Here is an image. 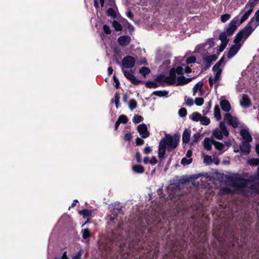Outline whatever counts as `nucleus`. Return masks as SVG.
<instances>
[{
	"instance_id": "56",
	"label": "nucleus",
	"mask_w": 259,
	"mask_h": 259,
	"mask_svg": "<svg viewBox=\"0 0 259 259\" xmlns=\"http://www.w3.org/2000/svg\"><path fill=\"white\" fill-rule=\"evenodd\" d=\"M152 151L151 148L148 145L144 149V152L145 154L150 153Z\"/></svg>"
},
{
	"instance_id": "41",
	"label": "nucleus",
	"mask_w": 259,
	"mask_h": 259,
	"mask_svg": "<svg viewBox=\"0 0 259 259\" xmlns=\"http://www.w3.org/2000/svg\"><path fill=\"white\" fill-rule=\"evenodd\" d=\"M79 213L82 215L83 218H85L91 214V211L88 209H83L79 211Z\"/></svg>"
},
{
	"instance_id": "24",
	"label": "nucleus",
	"mask_w": 259,
	"mask_h": 259,
	"mask_svg": "<svg viewBox=\"0 0 259 259\" xmlns=\"http://www.w3.org/2000/svg\"><path fill=\"white\" fill-rule=\"evenodd\" d=\"M191 131L189 129H186L182 135V141L183 143L187 144L190 142Z\"/></svg>"
},
{
	"instance_id": "18",
	"label": "nucleus",
	"mask_w": 259,
	"mask_h": 259,
	"mask_svg": "<svg viewBox=\"0 0 259 259\" xmlns=\"http://www.w3.org/2000/svg\"><path fill=\"white\" fill-rule=\"evenodd\" d=\"M214 140L212 138H206L204 139L203 141V146L204 148L207 150L209 151L211 149L212 145H214Z\"/></svg>"
},
{
	"instance_id": "2",
	"label": "nucleus",
	"mask_w": 259,
	"mask_h": 259,
	"mask_svg": "<svg viewBox=\"0 0 259 259\" xmlns=\"http://www.w3.org/2000/svg\"><path fill=\"white\" fill-rule=\"evenodd\" d=\"M234 185L238 188H249L252 192L259 193V174L257 171L254 176L248 179H237L234 182Z\"/></svg>"
},
{
	"instance_id": "7",
	"label": "nucleus",
	"mask_w": 259,
	"mask_h": 259,
	"mask_svg": "<svg viewBox=\"0 0 259 259\" xmlns=\"http://www.w3.org/2000/svg\"><path fill=\"white\" fill-rule=\"evenodd\" d=\"M229 132L224 121H221L219 124V127L214 129L212 132V135L218 140H222L223 136L228 137Z\"/></svg>"
},
{
	"instance_id": "11",
	"label": "nucleus",
	"mask_w": 259,
	"mask_h": 259,
	"mask_svg": "<svg viewBox=\"0 0 259 259\" xmlns=\"http://www.w3.org/2000/svg\"><path fill=\"white\" fill-rule=\"evenodd\" d=\"M239 17L234 18L230 22L229 27L226 29V33L228 35H231L237 29V25H240L238 23Z\"/></svg>"
},
{
	"instance_id": "27",
	"label": "nucleus",
	"mask_w": 259,
	"mask_h": 259,
	"mask_svg": "<svg viewBox=\"0 0 259 259\" xmlns=\"http://www.w3.org/2000/svg\"><path fill=\"white\" fill-rule=\"evenodd\" d=\"M203 81H200L198 82L193 87V96H196L198 92H199V89L201 86H203Z\"/></svg>"
},
{
	"instance_id": "53",
	"label": "nucleus",
	"mask_w": 259,
	"mask_h": 259,
	"mask_svg": "<svg viewBox=\"0 0 259 259\" xmlns=\"http://www.w3.org/2000/svg\"><path fill=\"white\" fill-rule=\"evenodd\" d=\"M211 108V102H209L208 106L202 111V113L203 115H205L209 111V109Z\"/></svg>"
},
{
	"instance_id": "30",
	"label": "nucleus",
	"mask_w": 259,
	"mask_h": 259,
	"mask_svg": "<svg viewBox=\"0 0 259 259\" xmlns=\"http://www.w3.org/2000/svg\"><path fill=\"white\" fill-rule=\"evenodd\" d=\"M202 156L203 157V162L205 164L210 165L212 163L213 160L210 156L205 155L204 154H202Z\"/></svg>"
},
{
	"instance_id": "25",
	"label": "nucleus",
	"mask_w": 259,
	"mask_h": 259,
	"mask_svg": "<svg viewBox=\"0 0 259 259\" xmlns=\"http://www.w3.org/2000/svg\"><path fill=\"white\" fill-rule=\"evenodd\" d=\"M213 115L214 117L217 121L221 119V115L220 113V109L219 105H215L213 109Z\"/></svg>"
},
{
	"instance_id": "59",
	"label": "nucleus",
	"mask_w": 259,
	"mask_h": 259,
	"mask_svg": "<svg viewBox=\"0 0 259 259\" xmlns=\"http://www.w3.org/2000/svg\"><path fill=\"white\" fill-rule=\"evenodd\" d=\"M149 162L151 164H155L157 163V161L156 160V158L155 156H153L150 160L149 161Z\"/></svg>"
},
{
	"instance_id": "14",
	"label": "nucleus",
	"mask_w": 259,
	"mask_h": 259,
	"mask_svg": "<svg viewBox=\"0 0 259 259\" xmlns=\"http://www.w3.org/2000/svg\"><path fill=\"white\" fill-rule=\"evenodd\" d=\"M137 130L143 138H148L150 135L147 126L144 123L139 125L137 127Z\"/></svg>"
},
{
	"instance_id": "8",
	"label": "nucleus",
	"mask_w": 259,
	"mask_h": 259,
	"mask_svg": "<svg viewBox=\"0 0 259 259\" xmlns=\"http://www.w3.org/2000/svg\"><path fill=\"white\" fill-rule=\"evenodd\" d=\"M190 119L193 121L198 122L202 125H207L210 123V119L206 116H203L197 112H193L190 116Z\"/></svg>"
},
{
	"instance_id": "26",
	"label": "nucleus",
	"mask_w": 259,
	"mask_h": 259,
	"mask_svg": "<svg viewBox=\"0 0 259 259\" xmlns=\"http://www.w3.org/2000/svg\"><path fill=\"white\" fill-rule=\"evenodd\" d=\"M132 169L138 174H143L145 171L144 167L141 165H134L132 166Z\"/></svg>"
},
{
	"instance_id": "64",
	"label": "nucleus",
	"mask_w": 259,
	"mask_h": 259,
	"mask_svg": "<svg viewBox=\"0 0 259 259\" xmlns=\"http://www.w3.org/2000/svg\"><path fill=\"white\" fill-rule=\"evenodd\" d=\"M185 72L186 73H189L191 72V69L189 67H187L185 69Z\"/></svg>"
},
{
	"instance_id": "33",
	"label": "nucleus",
	"mask_w": 259,
	"mask_h": 259,
	"mask_svg": "<svg viewBox=\"0 0 259 259\" xmlns=\"http://www.w3.org/2000/svg\"><path fill=\"white\" fill-rule=\"evenodd\" d=\"M227 33L222 32L219 35V39L221 40L222 42L228 43L229 40L227 39Z\"/></svg>"
},
{
	"instance_id": "23",
	"label": "nucleus",
	"mask_w": 259,
	"mask_h": 259,
	"mask_svg": "<svg viewBox=\"0 0 259 259\" xmlns=\"http://www.w3.org/2000/svg\"><path fill=\"white\" fill-rule=\"evenodd\" d=\"M220 106L222 109L225 112H229L231 109L229 102L226 99H224L220 102Z\"/></svg>"
},
{
	"instance_id": "39",
	"label": "nucleus",
	"mask_w": 259,
	"mask_h": 259,
	"mask_svg": "<svg viewBox=\"0 0 259 259\" xmlns=\"http://www.w3.org/2000/svg\"><path fill=\"white\" fill-rule=\"evenodd\" d=\"M120 123H122L125 124L128 121V119L125 115H120L117 120Z\"/></svg>"
},
{
	"instance_id": "3",
	"label": "nucleus",
	"mask_w": 259,
	"mask_h": 259,
	"mask_svg": "<svg viewBox=\"0 0 259 259\" xmlns=\"http://www.w3.org/2000/svg\"><path fill=\"white\" fill-rule=\"evenodd\" d=\"M254 19H251L249 23L242 30H240L235 36V43L239 42L242 39H246L257 26V24H254Z\"/></svg>"
},
{
	"instance_id": "34",
	"label": "nucleus",
	"mask_w": 259,
	"mask_h": 259,
	"mask_svg": "<svg viewBox=\"0 0 259 259\" xmlns=\"http://www.w3.org/2000/svg\"><path fill=\"white\" fill-rule=\"evenodd\" d=\"M140 74L145 76L146 75L150 72V70L149 68L146 67H142L139 70Z\"/></svg>"
},
{
	"instance_id": "12",
	"label": "nucleus",
	"mask_w": 259,
	"mask_h": 259,
	"mask_svg": "<svg viewBox=\"0 0 259 259\" xmlns=\"http://www.w3.org/2000/svg\"><path fill=\"white\" fill-rule=\"evenodd\" d=\"M135 59L131 56H127L123 58L122 65L123 68H131L134 66Z\"/></svg>"
},
{
	"instance_id": "4",
	"label": "nucleus",
	"mask_w": 259,
	"mask_h": 259,
	"mask_svg": "<svg viewBox=\"0 0 259 259\" xmlns=\"http://www.w3.org/2000/svg\"><path fill=\"white\" fill-rule=\"evenodd\" d=\"M225 63V57H222L212 67V71L215 73V75L213 77H210L209 78V84L210 86H212L213 83L219 79Z\"/></svg>"
},
{
	"instance_id": "13",
	"label": "nucleus",
	"mask_w": 259,
	"mask_h": 259,
	"mask_svg": "<svg viewBox=\"0 0 259 259\" xmlns=\"http://www.w3.org/2000/svg\"><path fill=\"white\" fill-rule=\"evenodd\" d=\"M207 54H208L201 55L202 56L203 61L206 64V67L208 68L210 66L211 63L217 59L218 56L215 54L211 55H208Z\"/></svg>"
},
{
	"instance_id": "32",
	"label": "nucleus",
	"mask_w": 259,
	"mask_h": 259,
	"mask_svg": "<svg viewBox=\"0 0 259 259\" xmlns=\"http://www.w3.org/2000/svg\"><path fill=\"white\" fill-rule=\"evenodd\" d=\"M167 94L168 92L166 91H155L153 92V95L158 97L165 96Z\"/></svg>"
},
{
	"instance_id": "29",
	"label": "nucleus",
	"mask_w": 259,
	"mask_h": 259,
	"mask_svg": "<svg viewBox=\"0 0 259 259\" xmlns=\"http://www.w3.org/2000/svg\"><path fill=\"white\" fill-rule=\"evenodd\" d=\"M130 109L132 111L137 107V102L135 99H131L128 103Z\"/></svg>"
},
{
	"instance_id": "38",
	"label": "nucleus",
	"mask_w": 259,
	"mask_h": 259,
	"mask_svg": "<svg viewBox=\"0 0 259 259\" xmlns=\"http://www.w3.org/2000/svg\"><path fill=\"white\" fill-rule=\"evenodd\" d=\"M143 119L144 118L142 116L139 115H136L133 118V121L135 123H138L142 122Z\"/></svg>"
},
{
	"instance_id": "22",
	"label": "nucleus",
	"mask_w": 259,
	"mask_h": 259,
	"mask_svg": "<svg viewBox=\"0 0 259 259\" xmlns=\"http://www.w3.org/2000/svg\"><path fill=\"white\" fill-rule=\"evenodd\" d=\"M240 104L242 107H248L251 104V100L247 95L243 94L240 100Z\"/></svg>"
},
{
	"instance_id": "63",
	"label": "nucleus",
	"mask_w": 259,
	"mask_h": 259,
	"mask_svg": "<svg viewBox=\"0 0 259 259\" xmlns=\"http://www.w3.org/2000/svg\"><path fill=\"white\" fill-rule=\"evenodd\" d=\"M192 155V152L191 150H188L187 152L186 156L187 157L190 158L191 157Z\"/></svg>"
},
{
	"instance_id": "44",
	"label": "nucleus",
	"mask_w": 259,
	"mask_h": 259,
	"mask_svg": "<svg viewBox=\"0 0 259 259\" xmlns=\"http://www.w3.org/2000/svg\"><path fill=\"white\" fill-rule=\"evenodd\" d=\"M90 237V231L88 229H85L83 230L82 237L83 239H86Z\"/></svg>"
},
{
	"instance_id": "31",
	"label": "nucleus",
	"mask_w": 259,
	"mask_h": 259,
	"mask_svg": "<svg viewBox=\"0 0 259 259\" xmlns=\"http://www.w3.org/2000/svg\"><path fill=\"white\" fill-rule=\"evenodd\" d=\"M200 138V134L199 133H195L192 136L191 141L190 142V144L191 145H194L195 143H197Z\"/></svg>"
},
{
	"instance_id": "60",
	"label": "nucleus",
	"mask_w": 259,
	"mask_h": 259,
	"mask_svg": "<svg viewBox=\"0 0 259 259\" xmlns=\"http://www.w3.org/2000/svg\"><path fill=\"white\" fill-rule=\"evenodd\" d=\"M198 92H199V94L198 95L199 96H202L204 94V90H203L202 86H201V87L200 88V89H199Z\"/></svg>"
},
{
	"instance_id": "46",
	"label": "nucleus",
	"mask_w": 259,
	"mask_h": 259,
	"mask_svg": "<svg viewBox=\"0 0 259 259\" xmlns=\"http://www.w3.org/2000/svg\"><path fill=\"white\" fill-rule=\"evenodd\" d=\"M192 158L187 159L185 157H184L181 160V163L183 165L189 164L192 162Z\"/></svg>"
},
{
	"instance_id": "20",
	"label": "nucleus",
	"mask_w": 259,
	"mask_h": 259,
	"mask_svg": "<svg viewBox=\"0 0 259 259\" xmlns=\"http://www.w3.org/2000/svg\"><path fill=\"white\" fill-rule=\"evenodd\" d=\"M240 135L243 139V141L249 142L252 141V137L247 130L242 129L240 131Z\"/></svg>"
},
{
	"instance_id": "47",
	"label": "nucleus",
	"mask_w": 259,
	"mask_h": 259,
	"mask_svg": "<svg viewBox=\"0 0 259 259\" xmlns=\"http://www.w3.org/2000/svg\"><path fill=\"white\" fill-rule=\"evenodd\" d=\"M204 103V100L202 98H196L195 100V103L197 106H201Z\"/></svg>"
},
{
	"instance_id": "36",
	"label": "nucleus",
	"mask_w": 259,
	"mask_h": 259,
	"mask_svg": "<svg viewBox=\"0 0 259 259\" xmlns=\"http://www.w3.org/2000/svg\"><path fill=\"white\" fill-rule=\"evenodd\" d=\"M247 163L250 165L259 164V158H251L248 160Z\"/></svg>"
},
{
	"instance_id": "19",
	"label": "nucleus",
	"mask_w": 259,
	"mask_h": 259,
	"mask_svg": "<svg viewBox=\"0 0 259 259\" xmlns=\"http://www.w3.org/2000/svg\"><path fill=\"white\" fill-rule=\"evenodd\" d=\"M240 151L242 153L245 155L248 154L250 150L249 142L242 141L241 144L240 145Z\"/></svg>"
},
{
	"instance_id": "62",
	"label": "nucleus",
	"mask_w": 259,
	"mask_h": 259,
	"mask_svg": "<svg viewBox=\"0 0 259 259\" xmlns=\"http://www.w3.org/2000/svg\"><path fill=\"white\" fill-rule=\"evenodd\" d=\"M127 16L131 18V19H133V14L132 13V12L131 11H128L127 13Z\"/></svg>"
},
{
	"instance_id": "51",
	"label": "nucleus",
	"mask_w": 259,
	"mask_h": 259,
	"mask_svg": "<svg viewBox=\"0 0 259 259\" xmlns=\"http://www.w3.org/2000/svg\"><path fill=\"white\" fill-rule=\"evenodd\" d=\"M228 43L222 42L221 45L219 47V49H217L218 53L222 52L227 46Z\"/></svg>"
},
{
	"instance_id": "40",
	"label": "nucleus",
	"mask_w": 259,
	"mask_h": 259,
	"mask_svg": "<svg viewBox=\"0 0 259 259\" xmlns=\"http://www.w3.org/2000/svg\"><path fill=\"white\" fill-rule=\"evenodd\" d=\"M107 14L108 16L114 18L116 17L115 11L112 8H109L107 11Z\"/></svg>"
},
{
	"instance_id": "52",
	"label": "nucleus",
	"mask_w": 259,
	"mask_h": 259,
	"mask_svg": "<svg viewBox=\"0 0 259 259\" xmlns=\"http://www.w3.org/2000/svg\"><path fill=\"white\" fill-rule=\"evenodd\" d=\"M103 29L104 32L106 34H110L111 33V30L110 29V27L107 25H104L103 26Z\"/></svg>"
},
{
	"instance_id": "45",
	"label": "nucleus",
	"mask_w": 259,
	"mask_h": 259,
	"mask_svg": "<svg viewBox=\"0 0 259 259\" xmlns=\"http://www.w3.org/2000/svg\"><path fill=\"white\" fill-rule=\"evenodd\" d=\"M119 99H120V94L119 93H116L115 95V100L114 102L116 105V107L118 108L119 107Z\"/></svg>"
},
{
	"instance_id": "43",
	"label": "nucleus",
	"mask_w": 259,
	"mask_h": 259,
	"mask_svg": "<svg viewBox=\"0 0 259 259\" xmlns=\"http://www.w3.org/2000/svg\"><path fill=\"white\" fill-rule=\"evenodd\" d=\"M179 115L181 117H184L187 115V110L184 108H182L179 110Z\"/></svg>"
},
{
	"instance_id": "57",
	"label": "nucleus",
	"mask_w": 259,
	"mask_h": 259,
	"mask_svg": "<svg viewBox=\"0 0 259 259\" xmlns=\"http://www.w3.org/2000/svg\"><path fill=\"white\" fill-rule=\"evenodd\" d=\"M136 158L138 162L139 163L141 161V155L140 152H138L136 153Z\"/></svg>"
},
{
	"instance_id": "6",
	"label": "nucleus",
	"mask_w": 259,
	"mask_h": 259,
	"mask_svg": "<svg viewBox=\"0 0 259 259\" xmlns=\"http://www.w3.org/2000/svg\"><path fill=\"white\" fill-rule=\"evenodd\" d=\"M215 46V42L212 38L208 39L206 42L203 44L198 45L195 49V52L200 54H208L213 53L211 50Z\"/></svg>"
},
{
	"instance_id": "10",
	"label": "nucleus",
	"mask_w": 259,
	"mask_h": 259,
	"mask_svg": "<svg viewBox=\"0 0 259 259\" xmlns=\"http://www.w3.org/2000/svg\"><path fill=\"white\" fill-rule=\"evenodd\" d=\"M224 120L234 128H236L239 126V120L237 118L232 116L230 113L225 114L224 117Z\"/></svg>"
},
{
	"instance_id": "9",
	"label": "nucleus",
	"mask_w": 259,
	"mask_h": 259,
	"mask_svg": "<svg viewBox=\"0 0 259 259\" xmlns=\"http://www.w3.org/2000/svg\"><path fill=\"white\" fill-rule=\"evenodd\" d=\"M253 7L254 5L251 2H248L246 4L244 9L246 10V11H245V13L244 14L242 17L241 18V19L240 20L239 19L238 21V23L240 24L244 22L248 18L249 16L253 11Z\"/></svg>"
},
{
	"instance_id": "42",
	"label": "nucleus",
	"mask_w": 259,
	"mask_h": 259,
	"mask_svg": "<svg viewBox=\"0 0 259 259\" xmlns=\"http://www.w3.org/2000/svg\"><path fill=\"white\" fill-rule=\"evenodd\" d=\"M231 18V15L229 14H226L223 15L221 17V20L223 23H225L229 20Z\"/></svg>"
},
{
	"instance_id": "17",
	"label": "nucleus",
	"mask_w": 259,
	"mask_h": 259,
	"mask_svg": "<svg viewBox=\"0 0 259 259\" xmlns=\"http://www.w3.org/2000/svg\"><path fill=\"white\" fill-rule=\"evenodd\" d=\"M164 142L163 140H160L158 147V156L161 159L164 158L166 148H167L164 145Z\"/></svg>"
},
{
	"instance_id": "58",
	"label": "nucleus",
	"mask_w": 259,
	"mask_h": 259,
	"mask_svg": "<svg viewBox=\"0 0 259 259\" xmlns=\"http://www.w3.org/2000/svg\"><path fill=\"white\" fill-rule=\"evenodd\" d=\"M113 80L115 82V88H118L119 85V81L115 75L113 76Z\"/></svg>"
},
{
	"instance_id": "49",
	"label": "nucleus",
	"mask_w": 259,
	"mask_h": 259,
	"mask_svg": "<svg viewBox=\"0 0 259 259\" xmlns=\"http://www.w3.org/2000/svg\"><path fill=\"white\" fill-rule=\"evenodd\" d=\"M252 19H254V24H257L258 26L259 25V10L256 11L254 16Z\"/></svg>"
},
{
	"instance_id": "15",
	"label": "nucleus",
	"mask_w": 259,
	"mask_h": 259,
	"mask_svg": "<svg viewBox=\"0 0 259 259\" xmlns=\"http://www.w3.org/2000/svg\"><path fill=\"white\" fill-rule=\"evenodd\" d=\"M122 70L126 78L130 80L133 84H138L140 82H141V81L138 79L133 75L132 72L126 71L123 68L122 69Z\"/></svg>"
},
{
	"instance_id": "50",
	"label": "nucleus",
	"mask_w": 259,
	"mask_h": 259,
	"mask_svg": "<svg viewBox=\"0 0 259 259\" xmlns=\"http://www.w3.org/2000/svg\"><path fill=\"white\" fill-rule=\"evenodd\" d=\"M185 103L186 105L192 106L194 104L193 100L190 98H185Z\"/></svg>"
},
{
	"instance_id": "21",
	"label": "nucleus",
	"mask_w": 259,
	"mask_h": 259,
	"mask_svg": "<svg viewBox=\"0 0 259 259\" xmlns=\"http://www.w3.org/2000/svg\"><path fill=\"white\" fill-rule=\"evenodd\" d=\"M131 37L128 35H124L119 37L118 38V42L122 46H126L131 42Z\"/></svg>"
},
{
	"instance_id": "61",
	"label": "nucleus",
	"mask_w": 259,
	"mask_h": 259,
	"mask_svg": "<svg viewBox=\"0 0 259 259\" xmlns=\"http://www.w3.org/2000/svg\"><path fill=\"white\" fill-rule=\"evenodd\" d=\"M213 162L216 165H218L220 163V160L218 157H214Z\"/></svg>"
},
{
	"instance_id": "16",
	"label": "nucleus",
	"mask_w": 259,
	"mask_h": 259,
	"mask_svg": "<svg viewBox=\"0 0 259 259\" xmlns=\"http://www.w3.org/2000/svg\"><path fill=\"white\" fill-rule=\"evenodd\" d=\"M241 48V44L238 43H235V45H233L231 48L230 49L228 54V57L230 59L234 57L237 53L238 52L239 49Z\"/></svg>"
},
{
	"instance_id": "28",
	"label": "nucleus",
	"mask_w": 259,
	"mask_h": 259,
	"mask_svg": "<svg viewBox=\"0 0 259 259\" xmlns=\"http://www.w3.org/2000/svg\"><path fill=\"white\" fill-rule=\"evenodd\" d=\"M214 146L217 150L221 151L220 154H221L223 153L224 151H223V150L225 147V146L223 144H222L221 142L215 141L214 140Z\"/></svg>"
},
{
	"instance_id": "5",
	"label": "nucleus",
	"mask_w": 259,
	"mask_h": 259,
	"mask_svg": "<svg viewBox=\"0 0 259 259\" xmlns=\"http://www.w3.org/2000/svg\"><path fill=\"white\" fill-rule=\"evenodd\" d=\"M180 138V135L177 134L172 136L165 134V137L161 139V140L164 141V145L168 150H172L178 146Z\"/></svg>"
},
{
	"instance_id": "37",
	"label": "nucleus",
	"mask_w": 259,
	"mask_h": 259,
	"mask_svg": "<svg viewBox=\"0 0 259 259\" xmlns=\"http://www.w3.org/2000/svg\"><path fill=\"white\" fill-rule=\"evenodd\" d=\"M146 86L149 88H156L158 84L156 82L149 81L146 82Z\"/></svg>"
},
{
	"instance_id": "54",
	"label": "nucleus",
	"mask_w": 259,
	"mask_h": 259,
	"mask_svg": "<svg viewBox=\"0 0 259 259\" xmlns=\"http://www.w3.org/2000/svg\"><path fill=\"white\" fill-rule=\"evenodd\" d=\"M136 143L137 145H142L144 143V141L141 138L138 137L136 139Z\"/></svg>"
},
{
	"instance_id": "55",
	"label": "nucleus",
	"mask_w": 259,
	"mask_h": 259,
	"mask_svg": "<svg viewBox=\"0 0 259 259\" xmlns=\"http://www.w3.org/2000/svg\"><path fill=\"white\" fill-rule=\"evenodd\" d=\"M132 139V135L130 133H127L124 137V139L125 141H130Z\"/></svg>"
},
{
	"instance_id": "48",
	"label": "nucleus",
	"mask_w": 259,
	"mask_h": 259,
	"mask_svg": "<svg viewBox=\"0 0 259 259\" xmlns=\"http://www.w3.org/2000/svg\"><path fill=\"white\" fill-rule=\"evenodd\" d=\"M196 58L194 56H191L188 57L186 60L187 64L194 63L196 62Z\"/></svg>"
},
{
	"instance_id": "35",
	"label": "nucleus",
	"mask_w": 259,
	"mask_h": 259,
	"mask_svg": "<svg viewBox=\"0 0 259 259\" xmlns=\"http://www.w3.org/2000/svg\"><path fill=\"white\" fill-rule=\"evenodd\" d=\"M112 26L116 31H121L122 29L121 25L116 21H113Z\"/></svg>"
},
{
	"instance_id": "1",
	"label": "nucleus",
	"mask_w": 259,
	"mask_h": 259,
	"mask_svg": "<svg viewBox=\"0 0 259 259\" xmlns=\"http://www.w3.org/2000/svg\"><path fill=\"white\" fill-rule=\"evenodd\" d=\"M183 68L180 66L176 69L172 68L169 71L168 76L160 75L156 77V80L162 83H166L170 85L174 84H176L177 85L185 84L191 81L192 79L185 77L183 75Z\"/></svg>"
}]
</instances>
